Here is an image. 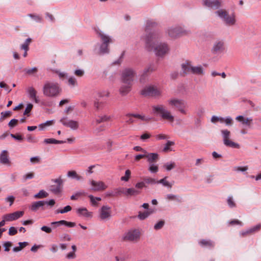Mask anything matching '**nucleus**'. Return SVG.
Masks as SVG:
<instances>
[{"mask_svg":"<svg viewBox=\"0 0 261 261\" xmlns=\"http://www.w3.org/2000/svg\"><path fill=\"white\" fill-rule=\"evenodd\" d=\"M163 35L160 32H154L146 36L145 45L147 49L152 51L158 58H164L170 51L166 42L162 41Z\"/></svg>","mask_w":261,"mask_h":261,"instance_id":"f257e3e1","label":"nucleus"},{"mask_svg":"<svg viewBox=\"0 0 261 261\" xmlns=\"http://www.w3.org/2000/svg\"><path fill=\"white\" fill-rule=\"evenodd\" d=\"M62 89L57 83L46 81L42 87V93L47 97H57L61 94Z\"/></svg>","mask_w":261,"mask_h":261,"instance_id":"f03ea898","label":"nucleus"},{"mask_svg":"<svg viewBox=\"0 0 261 261\" xmlns=\"http://www.w3.org/2000/svg\"><path fill=\"white\" fill-rule=\"evenodd\" d=\"M152 113L156 116H159L170 122L174 121V116L166 106L162 104H158L152 106Z\"/></svg>","mask_w":261,"mask_h":261,"instance_id":"7ed1b4c3","label":"nucleus"},{"mask_svg":"<svg viewBox=\"0 0 261 261\" xmlns=\"http://www.w3.org/2000/svg\"><path fill=\"white\" fill-rule=\"evenodd\" d=\"M215 14L227 25L233 26L236 23L235 14L232 13L229 14L225 9H219L215 12Z\"/></svg>","mask_w":261,"mask_h":261,"instance_id":"20e7f679","label":"nucleus"},{"mask_svg":"<svg viewBox=\"0 0 261 261\" xmlns=\"http://www.w3.org/2000/svg\"><path fill=\"white\" fill-rule=\"evenodd\" d=\"M96 34L102 42L99 46V54H108L109 53V44L113 42L112 38L100 30L96 31Z\"/></svg>","mask_w":261,"mask_h":261,"instance_id":"39448f33","label":"nucleus"},{"mask_svg":"<svg viewBox=\"0 0 261 261\" xmlns=\"http://www.w3.org/2000/svg\"><path fill=\"white\" fill-rule=\"evenodd\" d=\"M167 103L170 107L176 108L181 114L187 115L189 113L187 108V102L183 99L171 98L167 100Z\"/></svg>","mask_w":261,"mask_h":261,"instance_id":"423d86ee","label":"nucleus"},{"mask_svg":"<svg viewBox=\"0 0 261 261\" xmlns=\"http://www.w3.org/2000/svg\"><path fill=\"white\" fill-rule=\"evenodd\" d=\"M166 33L172 38L176 39L190 34V31L184 27L177 25L169 28Z\"/></svg>","mask_w":261,"mask_h":261,"instance_id":"0eeeda50","label":"nucleus"},{"mask_svg":"<svg viewBox=\"0 0 261 261\" xmlns=\"http://www.w3.org/2000/svg\"><path fill=\"white\" fill-rule=\"evenodd\" d=\"M136 75V72L133 68H125L120 73L121 83L133 84Z\"/></svg>","mask_w":261,"mask_h":261,"instance_id":"6e6552de","label":"nucleus"},{"mask_svg":"<svg viewBox=\"0 0 261 261\" xmlns=\"http://www.w3.org/2000/svg\"><path fill=\"white\" fill-rule=\"evenodd\" d=\"M141 93L144 96L157 97L161 95L162 89L156 85H150L146 86L142 90Z\"/></svg>","mask_w":261,"mask_h":261,"instance_id":"1a4fd4ad","label":"nucleus"},{"mask_svg":"<svg viewBox=\"0 0 261 261\" xmlns=\"http://www.w3.org/2000/svg\"><path fill=\"white\" fill-rule=\"evenodd\" d=\"M141 231L138 229H132L125 232L122 239L124 241L137 242L140 238Z\"/></svg>","mask_w":261,"mask_h":261,"instance_id":"9d476101","label":"nucleus"},{"mask_svg":"<svg viewBox=\"0 0 261 261\" xmlns=\"http://www.w3.org/2000/svg\"><path fill=\"white\" fill-rule=\"evenodd\" d=\"M221 135L223 138L224 144L229 147L233 148H239L240 145L230 139V132L227 129H222L221 130Z\"/></svg>","mask_w":261,"mask_h":261,"instance_id":"9b49d317","label":"nucleus"},{"mask_svg":"<svg viewBox=\"0 0 261 261\" xmlns=\"http://www.w3.org/2000/svg\"><path fill=\"white\" fill-rule=\"evenodd\" d=\"M225 49V43L223 40H216L211 48V52L214 55H219L223 53Z\"/></svg>","mask_w":261,"mask_h":261,"instance_id":"f8f14e48","label":"nucleus"},{"mask_svg":"<svg viewBox=\"0 0 261 261\" xmlns=\"http://www.w3.org/2000/svg\"><path fill=\"white\" fill-rule=\"evenodd\" d=\"M111 216L112 211L110 206L105 205L99 210V217L100 220L107 221L111 218Z\"/></svg>","mask_w":261,"mask_h":261,"instance_id":"ddd939ff","label":"nucleus"},{"mask_svg":"<svg viewBox=\"0 0 261 261\" xmlns=\"http://www.w3.org/2000/svg\"><path fill=\"white\" fill-rule=\"evenodd\" d=\"M89 182L91 186V190L93 191H102L108 188V186L102 181L91 179Z\"/></svg>","mask_w":261,"mask_h":261,"instance_id":"4468645a","label":"nucleus"},{"mask_svg":"<svg viewBox=\"0 0 261 261\" xmlns=\"http://www.w3.org/2000/svg\"><path fill=\"white\" fill-rule=\"evenodd\" d=\"M60 121L63 125L69 127L72 130H76L78 129L79 127V123L78 121L68 119L67 117L61 118Z\"/></svg>","mask_w":261,"mask_h":261,"instance_id":"2eb2a0df","label":"nucleus"},{"mask_svg":"<svg viewBox=\"0 0 261 261\" xmlns=\"http://www.w3.org/2000/svg\"><path fill=\"white\" fill-rule=\"evenodd\" d=\"M202 5L211 9H218L222 6L221 0H202Z\"/></svg>","mask_w":261,"mask_h":261,"instance_id":"dca6fc26","label":"nucleus"},{"mask_svg":"<svg viewBox=\"0 0 261 261\" xmlns=\"http://www.w3.org/2000/svg\"><path fill=\"white\" fill-rule=\"evenodd\" d=\"M211 121L213 123H216L217 122H219L221 123H225L227 126H230L232 124L233 120L232 118L230 116L222 117L214 115L211 117Z\"/></svg>","mask_w":261,"mask_h":261,"instance_id":"f3484780","label":"nucleus"},{"mask_svg":"<svg viewBox=\"0 0 261 261\" xmlns=\"http://www.w3.org/2000/svg\"><path fill=\"white\" fill-rule=\"evenodd\" d=\"M24 215L23 211H16L15 212L4 215L5 219L7 222L13 221L22 217Z\"/></svg>","mask_w":261,"mask_h":261,"instance_id":"a211bd4d","label":"nucleus"},{"mask_svg":"<svg viewBox=\"0 0 261 261\" xmlns=\"http://www.w3.org/2000/svg\"><path fill=\"white\" fill-rule=\"evenodd\" d=\"M117 190L118 194H123L127 196L137 195L140 193L139 190L133 188L128 189L118 188Z\"/></svg>","mask_w":261,"mask_h":261,"instance_id":"6ab92c4d","label":"nucleus"},{"mask_svg":"<svg viewBox=\"0 0 261 261\" xmlns=\"http://www.w3.org/2000/svg\"><path fill=\"white\" fill-rule=\"evenodd\" d=\"M236 120L242 125L250 127L252 124L253 119L252 117H246L243 115H239L236 117Z\"/></svg>","mask_w":261,"mask_h":261,"instance_id":"aec40b11","label":"nucleus"},{"mask_svg":"<svg viewBox=\"0 0 261 261\" xmlns=\"http://www.w3.org/2000/svg\"><path fill=\"white\" fill-rule=\"evenodd\" d=\"M76 213L79 217L91 218L93 213L88 211L86 207H79L76 209Z\"/></svg>","mask_w":261,"mask_h":261,"instance_id":"412c9836","label":"nucleus"},{"mask_svg":"<svg viewBox=\"0 0 261 261\" xmlns=\"http://www.w3.org/2000/svg\"><path fill=\"white\" fill-rule=\"evenodd\" d=\"M0 163L3 165L8 166L11 165L9 153L6 150H3L0 153Z\"/></svg>","mask_w":261,"mask_h":261,"instance_id":"4be33fe9","label":"nucleus"},{"mask_svg":"<svg viewBox=\"0 0 261 261\" xmlns=\"http://www.w3.org/2000/svg\"><path fill=\"white\" fill-rule=\"evenodd\" d=\"M27 92L28 94L29 98L36 103L39 102L38 97L37 96V91L33 87H29L27 89Z\"/></svg>","mask_w":261,"mask_h":261,"instance_id":"5701e85b","label":"nucleus"},{"mask_svg":"<svg viewBox=\"0 0 261 261\" xmlns=\"http://www.w3.org/2000/svg\"><path fill=\"white\" fill-rule=\"evenodd\" d=\"M132 84L130 83H122L119 88V92L122 95L127 94L131 90Z\"/></svg>","mask_w":261,"mask_h":261,"instance_id":"b1692460","label":"nucleus"},{"mask_svg":"<svg viewBox=\"0 0 261 261\" xmlns=\"http://www.w3.org/2000/svg\"><path fill=\"white\" fill-rule=\"evenodd\" d=\"M45 204V201H37L34 202L31 205L30 208L33 212H36L39 208L44 210V206Z\"/></svg>","mask_w":261,"mask_h":261,"instance_id":"393cba45","label":"nucleus"},{"mask_svg":"<svg viewBox=\"0 0 261 261\" xmlns=\"http://www.w3.org/2000/svg\"><path fill=\"white\" fill-rule=\"evenodd\" d=\"M67 176L68 178L75 179L77 181H83L84 180V177L83 176L79 174L74 170L68 171L67 173Z\"/></svg>","mask_w":261,"mask_h":261,"instance_id":"a878e982","label":"nucleus"},{"mask_svg":"<svg viewBox=\"0 0 261 261\" xmlns=\"http://www.w3.org/2000/svg\"><path fill=\"white\" fill-rule=\"evenodd\" d=\"M145 158L147 159V162L149 164L153 163V162L156 161L159 159V154L157 153H149L146 152Z\"/></svg>","mask_w":261,"mask_h":261,"instance_id":"bb28decb","label":"nucleus"},{"mask_svg":"<svg viewBox=\"0 0 261 261\" xmlns=\"http://www.w3.org/2000/svg\"><path fill=\"white\" fill-rule=\"evenodd\" d=\"M192 65L190 62H186L181 64V68L185 73H191L192 68Z\"/></svg>","mask_w":261,"mask_h":261,"instance_id":"cd10ccee","label":"nucleus"},{"mask_svg":"<svg viewBox=\"0 0 261 261\" xmlns=\"http://www.w3.org/2000/svg\"><path fill=\"white\" fill-rule=\"evenodd\" d=\"M199 244L202 247L212 248L215 245V243L213 241L209 240H202L199 242Z\"/></svg>","mask_w":261,"mask_h":261,"instance_id":"c85d7f7f","label":"nucleus"},{"mask_svg":"<svg viewBox=\"0 0 261 261\" xmlns=\"http://www.w3.org/2000/svg\"><path fill=\"white\" fill-rule=\"evenodd\" d=\"M153 212L154 211L152 209H149L148 211L143 212H139L138 217L140 220H144Z\"/></svg>","mask_w":261,"mask_h":261,"instance_id":"c756f323","label":"nucleus"},{"mask_svg":"<svg viewBox=\"0 0 261 261\" xmlns=\"http://www.w3.org/2000/svg\"><path fill=\"white\" fill-rule=\"evenodd\" d=\"M71 248L72 249V251L71 252H68L65 255V258L67 259L70 260V259H73L76 258V247L75 245H73L71 246Z\"/></svg>","mask_w":261,"mask_h":261,"instance_id":"7c9ffc66","label":"nucleus"},{"mask_svg":"<svg viewBox=\"0 0 261 261\" xmlns=\"http://www.w3.org/2000/svg\"><path fill=\"white\" fill-rule=\"evenodd\" d=\"M261 228V224H258L256 225L255 226H253L252 227L247 229V230L245 231H243L242 232V234L243 235H245L246 234L251 233H254L256 231H258Z\"/></svg>","mask_w":261,"mask_h":261,"instance_id":"2f4dec72","label":"nucleus"},{"mask_svg":"<svg viewBox=\"0 0 261 261\" xmlns=\"http://www.w3.org/2000/svg\"><path fill=\"white\" fill-rule=\"evenodd\" d=\"M127 116H133L134 118H138L139 119H140L142 121H148L151 119L150 117H146L144 115H141L138 114H127Z\"/></svg>","mask_w":261,"mask_h":261,"instance_id":"473e14b6","label":"nucleus"},{"mask_svg":"<svg viewBox=\"0 0 261 261\" xmlns=\"http://www.w3.org/2000/svg\"><path fill=\"white\" fill-rule=\"evenodd\" d=\"M55 122V120H48L44 123L40 124L38 125V127L40 130H42L45 129L47 127L53 125Z\"/></svg>","mask_w":261,"mask_h":261,"instance_id":"72a5a7b5","label":"nucleus"},{"mask_svg":"<svg viewBox=\"0 0 261 261\" xmlns=\"http://www.w3.org/2000/svg\"><path fill=\"white\" fill-rule=\"evenodd\" d=\"M191 72L192 73L201 75L203 74V69L201 66H193L192 67Z\"/></svg>","mask_w":261,"mask_h":261,"instance_id":"f704fd0d","label":"nucleus"},{"mask_svg":"<svg viewBox=\"0 0 261 261\" xmlns=\"http://www.w3.org/2000/svg\"><path fill=\"white\" fill-rule=\"evenodd\" d=\"M88 197L90 199V203L93 206H97L98 205V201L101 200V198L99 197H94L92 195H89Z\"/></svg>","mask_w":261,"mask_h":261,"instance_id":"c9c22d12","label":"nucleus"},{"mask_svg":"<svg viewBox=\"0 0 261 261\" xmlns=\"http://www.w3.org/2000/svg\"><path fill=\"white\" fill-rule=\"evenodd\" d=\"M174 142L168 141L165 144L164 148L163 149V151L165 152H167L172 151V148H171V146L174 145Z\"/></svg>","mask_w":261,"mask_h":261,"instance_id":"e433bc0d","label":"nucleus"},{"mask_svg":"<svg viewBox=\"0 0 261 261\" xmlns=\"http://www.w3.org/2000/svg\"><path fill=\"white\" fill-rule=\"evenodd\" d=\"M226 201L228 206L230 208H232L237 206V204L232 196H229L227 198Z\"/></svg>","mask_w":261,"mask_h":261,"instance_id":"4c0bfd02","label":"nucleus"},{"mask_svg":"<svg viewBox=\"0 0 261 261\" xmlns=\"http://www.w3.org/2000/svg\"><path fill=\"white\" fill-rule=\"evenodd\" d=\"M44 142L46 144H63L66 143V141L57 140L53 138H49L44 139Z\"/></svg>","mask_w":261,"mask_h":261,"instance_id":"58836bf2","label":"nucleus"},{"mask_svg":"<svg viewBox=\"0 0 261 261\" xmlns=\"http://www.w3.org/2000/svg\"><path fill=\"white\" fill-rule=\"evenodd\" d=\"M166 199L169 200H175L178 202H182V198L180 197L171 194L167 195Z\"/></svg>","mask_w":261,"mask_h":261,"instance_id":"ea45409f","label":"nucleus"},{"mask_svg":"<svg viewBox=\"0 0 261 261\" xmlns=\"http://www.w3.org/2000/svg\"><path fill=\"white\" fill-rule=\"evenodd\" d=\"M110 119V117L108 116L107 115H102L98 116L96 119V124H99L101 122L108 121Z\"/></svg>","mask_w":261,"mask_h":261,"instance_id":"a19ab883","label":"nucleus"},{"mask_svg":"<svg viewBox=\"0 0 261 261\" xmlns=\"http://www.w3.org/2000/svg\"><path fill=\"white\" fill-rule=\"evenodd\" d=\"M31 42V39L29 38H27L24 42L20 45V48L24 51H28L29 49V45Z\"/></svg>","mask_w":261,"mask_h":261,"instance_id":"79ce46f5","label":"nucleus"},{"mask_svg":"<svg viewBox=\"0 0 261 261\" xmlns=\"http://www.w3.org/2000/svg\"><path fill=\"white\" fill-rule=\"evenodd\" d=\"M48 194L43 190H40L38 193L34 195V198L41 199L46 198L48 196Z\"/></svg>","mask_w":261,"mask_h":261,"instance_id":"37998d69","label":"nucleus"},{"mask_svg":"<svg viewBox=\"0 0 261 261\" xmlns=\"http://www.w3.org/2000/svg\"><path fill=\"white\" fill-rule=\"evenodd\" d=\"M68 85L71 87H74L77 85V81L75 77L73 76H69L67 80Z\"/></svg>","mask_w":261,"mask_h":261,"instance_id":"c03bdc74","label":"nucleus"},{"mask_svg":"<svg viewBox=\"0 0 261 261\" xmlns=\"http://www.w3.org/2000/svg\"><path fill=\"white\" fill-rule=\"evenodd\" d=\"M148 170L151 173H155L159 171L158 166L153 163L150 164H149Z\"/></svg>","mask_w":261,"mask_h":261,"instance_id":"a18cd8bd","label":"nucleus"},{"mask_svg":"<svg viewBox=\"0 0 261 261\" xmlns=\"http://www.w3.org/2000/svg\"><path fill=\"white\" fill-rule=\"evenodd\" d=\"M28 16L32 18L36 22H41L42 21V18L39 15L29 14Z\"/></svg>","mask_w":261,"mask_h":261,"instance_id":"49530a36","label":"nucleus"},{"mask_svg":"<svg viewBox=\"0 0 261 261\" xmlns=\"http://www.w3.org/2000/svg\"><path fill=\"white\" fill-rule=\"evenodd\" d=\"M72 208L70 205H67L62 209H58L56 211V214H64L70 212Z\"/></svg>","mask_w":261,"mask_h":261,"instance_id":"de8ad7c7","label":"nucleus"},{"mask_svg":"<svg viewBox=\"0 0 261 261\" xmlns=\"http://www.w3.org/2000/svg\"><path fill=\"white\" fill-rule=\"evenodd\" d=\"M248 169V167L247 166H235L233 168V171L239 172H244L246 171Z\"/></svg>","mask_w":261,"mask_h":261,"instance_id":"09e8293b","label":"nucleus"},{"mask_svg":"<svg viewBox=\"0 0 261 261\" xmlns=\"http://www.w3.org/2000/svg\"><path fill=\"white\" fill-rule=\"evenodd\" d=\"M11 114L12 112L10 111L1 112L0 120L1 121H3L6 118L10 117Z\"/></svg>","mask_w":261,"mask_h":261,"instance_id":"8fccbe9b","label":"nucleus"},{"mask_svg":"<svg viewBox=\"0 0 261 261\" xmlns=\"http://www.w3.org/2000/svg\"><path fill=\"white\" fill-rule=\"evenodd\" d=\"M166 178L167 177H165L160 180H158V184H161L165 187L171 188L172 187V185L166 180Z\"/></svg>","mask_w":261,"mask_h":261,"instance_id":"3c124183","label":"nucleus"},{"mask_svg":"<svg viewBox=\"0 0 261 261\" xmlns=\"http://www.w3.org/2000/svg\"><path fill=\"white\" fill-rule=\"evenodd\" d=\"M175 165V163L174 162H168L166 163L164 165V168L167 170V171H170L171 170L174 168Z\"/></svg>","mask_w":261,"mask_h":261,"instance_id":"603ef678","label":"nucleus"},{"mask_svg":"<svg viewBox=\"0 0 261 261\" xmlns=\"http://www.w3.org/2000/svg\"><path fill=\"white\" fill-rule=\"evenodd\" d=\"M25 73L30 75H34L38 71L37 67H34L32 68H28L25 70Z\"/></svg>","mask_w":261,"mask_h":261,"instance_id":"864d4df0","label":"nucleus"},{"mask_svg":"<svg viewBox=\"0 0 261 261\" xmlns=\"http://www.w3.org/2000/svg\"><path fill=\"white\" fill-rule=\"evenodd\" d=\"M131 172L129 170L127 169L125 172V175L121 177V180L127 181L130 177Z\"/></svg>","mask_w":261,"mask_h":261,"instance_id":"5fc2aeb1","label":"nucleus"},{"mask_svg":"<svg viewBox=\"0 0 261 261\" xmlns=\"http://www.w3.org/2000/svg\"><path fill=\"white\" fill-rule=\"evenodd\" d=\"M145 184L149 185H154L158 184V181L155 179L151 177H146L144 179Z\"/></svg>","mask_w":261,"mask_h":261,"instance_id":"6e6d98bb","label":"nucleus"},{"mask_svg":"<svg viewBox=\"0 0 261 261\" xmlns=\"http://www.w3.org/2000/svg\"><path fill=\"white\" fill-rule=\"evenodd\" d=\"M34 177V173L32 172H28L23 175V179L24 181L28 179H32Z\"/></svg>","mask_w":261,"mask_h":261,"instance_id":"4d7b16f0","label":"nucleus"},{"mask_svg":"<svg viewBox=\"0 0 261 261\" xmlns=\"http://www.w3.org/2000/svg\"><path fill=\"white\" fill-rule=\"evenodd\" d=\"M60 238V240L62 241H70L71 240V237L67 233H64L62 234Z\"/></svg>","mask_w":261,"mask_h":261,"instance_id":"13d9d810","label":"nucleus"},{"mask_svg":"<svg viewBox=\"0 0 261 261\" xmlns=\"http://www.w3.org/2000/svg\"><path fill=\"white\" fill-rule=\"evenodd\" d=\"M155 137L156 139L158 140H166L169 138V137L168 136L163 134H160L156 135H155Z\"/></svg>","mask_w":261,"mask_h":261,"instance_id":"bf43d9fd","label":"nucleus"},{"mask_svg":"<svg viewBox=\"0 0 261 261\" xmlns=\"http://www.w3.org/2000/svg\"><path fill=\"white\" fill-rule=\"evenodd\" d=\"M14 200H15V197L12 195L8 196L5 199V200L6 202L9 203L10 206H11L13 204V203L14 201Z\"/></svg>","mask_w":261,"mask_h":261,"instance_id":"052dcab7","label":"nucleus"},{"mask_svg":"<svg viewBox=\"0 0 261 261\" xmlns=\"http://www.w3.org/2000/svg\"><path fill=\"white\" fill-rule=\"evenodd\" d=\"M164 223H165L164 221H160L154 225V228L155 230L160 229L163 227V226L164 225Z\"/></svg>","mask_w":261,"mask_h":261,"instance_id":"680f3d73","label":"nucleus"},{"mask_svg":"<svg viewBox=\"0 0 261 261\" xmlns=\"http://www.w3.org/2000/svg\"><path fill=\"white\" fill-rule=\"evenodd\" d=\"M41 230L47 233H50L52 232V228L47 226H43L41 227Z\"/></svg>","mask_w":261,"mask_h":261,"instance_id":"e2e57ef3","label":"nucleus"},{"mask_svg":"<svg viewBox=\"0 0 261 261\" xmlns=\"http://www.w3.org/2000/svg\"><path fill=\"white\" fill-rule=\"evenodd\" d=\"M109 94L110 93L109 91L107 90L100 91L98 93V95L99 97H108L109 96Z\"/></svg>","mask_w":261,"mask_h":261,"instance_id":"0e129e2a","label":"nucleus"},{"mask_svg":"<svg viewBox=\"0 0 261 261\" xmlns=\"http://www.w3.org/2000/svg\"><path fill=\"white\" fill-rule=\"evenodd\" d=\"M30 161L32 164H38L40 162V158L39 156H34L30 159Z\"/></svg>","mask_w":261,"mask_h":261,"instance_id":"69168bd1","label":"nucleus"},{"mask_svg":"<svg viewBox=\"0 0 261 261\" xmlns=\"http://www.w3.org/2000/svg\"><path fill=\"white\" fill-rule=\"evenodd\" d=\"M63 225H64L68 227H73L75 226V223L71 222H68L65 220H63Z\"/></svg>","mask_w":261,"mask_h":261,"instance_id":"338daca9","label":"nucleus"},{"mask_svg":"<svg viewBox=\"0 0 261 261\" xmlns=\"http://www.w3.org/2000/svg\"><path fill=\"white\" fill-rule=\"evenodd\" d=\"M17 232V229L14 227H10L9 229V234L10 236H13L16 234Z\"/></svg>","mask_w":261,"mask_h":261,"instance_id":"774afa93","label":"nucleus"}]
</instances>
